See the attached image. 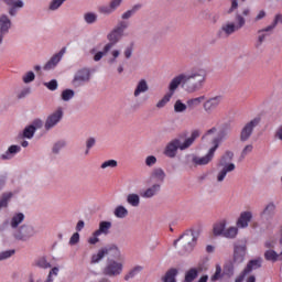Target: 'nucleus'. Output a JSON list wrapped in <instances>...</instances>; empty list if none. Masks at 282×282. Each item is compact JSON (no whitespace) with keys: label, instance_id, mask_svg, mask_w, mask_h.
Masks as SVG:
<instances>
[{"label":"nucleus","instance_id":"obj_1","mask_svg":"<svg viewBox=\"0 0 282 282\" xmlns=\"http://www.w3.org/2000/svg\"><path fill=\"white\" fill-rule=\"evenodd\" d=\"M207 76L206 68L200 67L193 68L189 73H180L174 76L167 85V93L156 102V109H164V106L171 102V98L175 96V91L180 89V86L183 87L186 94H197L204 87Z\"/></svg>","mask_w":282,"mask_h":282},{"label":"nucleus","instance_id":"obj_2","mask_svg":"<svg viewBox=\"0 0 282 282\" xmlns=\"http://www.w3.org/2000/svg\"><path fill=\"white\" fill-rule=\"evenodd\" d=\"M198 135H199V131L195 130L185 140H182V137L172 139L165 145V149L163 151L164 155L166 158H170L171 160H173L174 158H177V151H186V149H191V147H193V144L197 140Z\"/></svg>","mask_w":282,"mask_h":282},{"label":"nucleus","instance_id":"obj_3","mask_svg":"<svg viewBox=\"0 0 282 282\" xmlns=\"http://www.w3.org/2000/svg\"><path fill=\"white\" fill-rule=\"evenodd\" d=\"M248 15V11H242V13H238L236 15V22L227 21L221 24L218 36L220 39H228V36H232L236 32H239L241 28L246 26V17Z\"/></svg>","mask_w":282,"mask_h":282},{"label":"nucleus","instance_id":"obj_4","mask_svg":"<svg viewBox=\"0 0 282 282\" xmlns=\"http://www.w3.org/2000/svg\"><path fill=\"white\" fill-rule=\"evenodd\" d=\"M228 226L227 219H221L220 221L216 223L213 227V235L214 237H225V239H237L239 235V227L236 226Z\"/></svg>","mask_w":282,"mask_h":282},{"label":"nucleus","instance_id":"obj_5","mask_svg":"<svg viewBox=\"0 0 282 282\" xmlns=\"http://www.w3.org/2000/svg\"><path fill=\"white\" fill-rule=\"evenodd\" d=\"M124 270V262L122 261V256L121 258H108L106 260V264L102 269V274L105 276H109L110 279H116V276H120L122 274V271Z\"/></svg>","mask_w":282,"mask_h":282},{"label":"nucleus","instance_id":"obj_6","mask_svg":"<svg viewBox=\"0 0 282 282\" xmlns=\"http://www.w3.org/2000/svg\"><path fill=\"white\" fill-rule=\"evenodd\" d=\"M107 254H113L116 259L122 258V251L120 250V247L117 245H110L102 247L95 254H93L90 263H100L101 260L107 257Z\"/></svg>","mask_w":282,"mask_h":282},{"label":"nucleus","instance_id":"obj_7","mask_svg":"<svg viewBox=\"0 0 282 282\" xmlns=\"http://www.w3.org/2000/svg\"><path fill=\"white\" fill-rule=\"evenodd\" d=\"M232 158V152H226L225 155L221 158L219 163L220 170L217 175V182H221L223 180H225L226 175H228V173H232V171L235 170V165L234 163H231Z\"/></svg>","mask_w":282,"mask_h":282},{"label":"nucleus","instance_id":"obj_8","mask_svg":"<svg viewBox=\"0 0 282 282\" xmlns=\"http://www.w3.org/2000/svg\"><path fill=\"white\" fill-rule=\"evenodd\" d=\"M65 116V110L63 107H57L53 112H51L44 121V131H52L54 127H58L61 120Z\"/></svg>","mask_w":282,"mask_h":282},{"label":"nucleus","instance_id":"obj_9","mask_svg":"<svg viewBox=\"0 0 282 282\" xmlns=\"http://www.w3.org/2000/svg\"><path fill=\"white\" fill-rule=\"evenodd\" d=\"M176 243H178L181 250L188 252L195 248V243H197V235L194 231H187L175 241V245Z\"/></svg>","mask_w":282,"mask_h":282},{"label":"nucleus","instance_id":"obj_10","mask_svg":"<svg viewBox=\"0 0 282 282\" xmlns=\"http://www.w3.org/2000/svg\"><path fill=\"white\" fill-rule=\"evenodd\" d=\"M247 250H248V245L246 239L239 240L236 243L235 251H234V263L236 265H241V263L246 261Z\"/></svg>","mask_w":282,"mask_h":282},{"label":"nucleus","instance_id":"obj_11","mask_svg":"<svg viewBox=\"0 0 282 282\" xmlns=\"http://www.w3.org/2000/svg\"><path fill=\"white\" fill-rule=\"evenodd\" d=\"M34 235H36L34 227L30 225H22L14 231L13 237L18 241H29L34 237Z\"/></svg>","mask_w":282,"mask_h":282},{"label":"nucleus","instance_id":"obj_12","mask_svg":"<svg viewBox=\"0 0 282 282\" xmlns=\"http://www.w3.org/2000/svg\"><path fill=\"white\" fill-rule=\"evenodd\" d=\"M91 80V69L89 68H80L76 72L72 85L73 87H83V85H87Z\"/></svg>","mask_w":282,"mask_h":282},{"label":"nucleus","instance_id":"obj_13","mask_svg":"<svg viewBox=\"0 0 282 282\" xmlns=\"http://www.w3.org/2000/svg\"><path fill=\"white\" fill-rule=\"evenodd\" d=\"M215 133H217V128H212L206 132L205 138L212 140L213 147L216 145V149H218L221 140L228 138V130H221L217 137H215Z\"/></svg>","mask_w":282,"mask_h":282},{"label":"nucleus","instance_id":"obj_14","mask_svg":"<svg viewBox=\"0 0 282 282\" xmlns=\"http://www.w3.org/2000/svg\"><path fill=\"white\" fill-rule=\"evenodd\" d=\"M221 100H224V97H221V95L209 98L205 97V100L203 101V110L205 111V113H213V111H215V109H217V107L221 105Z\"/></svg>","mask_w":282,"mask_h":282},{"label":"nucleus","instance_id":"obj_15","mask_svg":"<svg viewBox=\"0 0 282 282\" xmlns=\"http://www.w3.org/2000/svg\"><path fill=\"white\" fill-rule=\"evenodd\" d=\"M215 151H217V144L212 147L205 156L193 155L192 164H194V166H206L215 156Z\"/></svg>","mask_w":282,"mask_h":282},{"label":"nucleus","instance_id":"obj_16","mask_svg":"<svg viewBox=\"0 0 282 282\" xmlns=\"http://www.w3.org/2000/svg\"><path fill=\"white\" fill-rule=\"evenodd\" d=\"M110 50H111V44H106L102 51H98V48L96 47L91 48L90 54L93 56V61H95V63L102 61V58H105V56L109 54Z\"/></svg>","mask_w":282,"mask_h":282},{"label":"nucleus","instance_id":"obj_17","mask_svg":"<svg viewBox=\"0 0 282 282\" xmlns=\"http://www.w3.org/2000/svg\"><path fill=\"white\" fill-rule=\"evenodd\" d=\"M120 8V1L106 2L99 7L100 14L109 15Z\"/></svg>","mask_w":282,"mask_h":282},{"label":"nucleus","instance_id":"obj_18","mask_svg":"<svg viewBox=\"0 0 282 282\" xmlns=\"http://www.w3.org/2000/svg\"><path fill=\"white\" fill-rule=\"evenodd\" d=\"M162 189L161 183H155L152 186L148 187L145 191L141 193V197L143 199H151L152 197H155L158 193Z\"/></svg>","mask_w":282,"mask_h":282},{"label":"nucleus","instance_id":"obj_19","mask_svg":"<svg viewBox=\"0 0 282 282\" xmlns=\"http://www.w3.org/2000/svg\"><path fill=\"white\" fill-rule=\"evenodd\" d=\"M17 153H21V145H10L8 150L0 155V160H12Z\"/></svg>","mask_w":282,"mask_h":282},{"label":"nucleus","instance_id":"obj_20","mask_svg":"<svg viewBox=\"0 0 282 282\" xmlns=\"http://www.w3.org/2000/svg\"><path fill=\"white\" fill-rule=\"evenodd\" d=\"M147 91H149V83H147V79H141L137 83L133 96L134 98H140V95L147 94Z\"/></svg>","mask_w":282,"mask_h":282},{"label":"nucleus","instance_id":"obj_21","mask_svg":"<svg viewBox=\"0 0 282 282\" xmlns=\"http://www.w3.org/2000/svg\"><path fill=\"white\" fill-rule=\"evenodd\" d=\"M122 36H124V35H122V33H120L119 31H116V29H113L107 35V40L109 41V43H107L106 45H110V50H113V45H116L122 39Z\"/></svg>","mask_w":282,"mask_h":282},{"label":"nucleus","instance_id":"obj_22","mask_svg":"<svg viewBox=\"0 0 282 282\" xmlns=\"http://www.w3.org/2000/svg\"><path fill=\"white\" fill-rule=\"evenodd\" d=\"M261 124V115L251 117L248 121V137L250 138L254 133V129Z\"/></svg>","mask_w":282,"mask_h":282},{"label":"nucleus","instance_id":"obj_23","mask_svg":"<svg viewBox=\"0 0 282 282\" xmlns=\"http://www.w3.org/2000/svg\"><path fill=\"white\" fill-rule=\"evenodd\" d=\"M23 8L22 1H7V9L11 17H14Z\"/></svg>","mask_w":282,"mask_h":282},{"label":"nucleus","instance_id":"obj_24","mask_svg":"<svg viewBox=\"0 0 282 282\" xmlns=\"http://www.w3.org/2000/svg\"><path fill=\"white\" fill-rule=\"evenodd\" d=\"M61 58H63V53H57L44 65V69L50 72V69H54L58 63H61Z\"/></svg>","mask_w":282,"mask_h":282},{"label":"nucleus","instance_id":"obj_25","mask_svg":"<svg viewBox=\"0 0 282 282\" xmlns=\"http://www.w3.org/2000/svg\"><path fill=\"white\" fill-rule=\"evenodd\" d=\"M10 28H12V21H10V18L8 15L2 14L0 15V32H10Z\"/></svg>","mask_w":282,"mask_h":282},{"label":"nucleus","instance_id":"obj_26","mask_svg":"<svg viewBox=\"0 0 282 282\" xmlns=\"http://www.w3.org/2000/svg\"><path fill=\"white\" fill-rule=\"evenodd\" d=\"M236 227L241 230L248 228V212H242L236 219Z\"/></svg>","mask_w":282,"mask_h":282},{"label":"nucleus","instance_id":"obj_27","mask_svg":"<svg viewBox=\"0 0 282 282\" xmlns=\"http://www.w3.org/2000/svg\"><path fill=\"white\" fill-rule=\"evenodd\" d=\"M204 100H206V96H204V95L194 97V98H189L187 100V107L189 109H197V107H199L200 105L204 104Z\"/></svg>","mask_w":282,"mask_h":282},{"label":"nucleus","instance_id":"obj_28","mask_svg":"<svg viewBox=\"0 0 282 282\" xmlns=\"http://www.w3.org/2000/svg\"><path fill=\"white\" fill-rule=\"evenodd\" d=\"M152 180H155L156 182L162 183L164 180H166V173L162 167H156L151 173Z\"/></svg>","mask_w":282,"mask_h":282},{"label":"nucleus","instance_id":"obj_29","mask_svg":"<svg viewBox=\"0 0 282 282\" xmlns=\"http://www.w3.org/2000/svg\"><path fill=\"white\" fill-rule=\"evenodd\" d=\"M113 215L117 219H127L129 217V209L123 205H118L113 210Z\"/></svg>","mask_w":282,"mask_h":282},{"label":"nucleus","instance_id":"obj_30","mask_svg":"<svg viewBox=\"0 0 282 282\" xmlns=\"http://www.w3.org/2000/svg\"><path fill=\"white\" fill-rule=\"evenodd\" d=\"M127 204H129L133 208H138V206H140V195L135 193L128 194Z\"/></svg>","mask_w":282,"mask_h":282},{"label":"nucleus","instance_id":"obj_31","mask_svg":"<svg viewBox=\"0 0 282 282\" xmlns=\"http://www.w3.org/2000/svg\"><path fill=\"white\" fill-rule=\"evenodd\" d=\"M14 197V193L12 192H6L1 195L0 198V208H8V205L10 204V199Z\"/></svg>","mask_w":282,"mask_h":282},{"label":"nucleus","instance_id":"obj_32","mask_svg":"<svg viewBox=\"0 0 282 282\" xmlns=\"http://www.w3.org/2000/svg\"><path fill=\"white\" fill-rule=\"evenodd\" d=\"M111 230V221L102 220L99 223V228L96 230L99 235H109Z\"/></svg>","mask_w":282,"mask_h":282},{"label":"nucleus","instance_id":"obj_33","mask_svg":"<svg viewBox=\"0 0 282 282\" xmlns=\"http://www.w3.org/2000/svg\"><path fill=\"white\" fill-rule=\"evenodd\" d=\"M186 109H188V104H185L182 99L174 102V113H185Z\"/></svg>","mask_w":282,"mask_h":282},{"label":"nucleus","instance_id":"obj_34","mask_svg":"<svg viewBox=\"0 0 282 282\" xmlns=\"http://www.w3.org/2000/svg\"><path fill=\"white\" fill-rule=\"evenodd\" d=\"M120 54L121 52L118 48L110 51V54L107 59L108 65H116V63H118V58H120Z\"/></svg>","mask_w":282,"mask_h":282},{"label":"nucleus","instance_id":"obj_35","mask_svg":"<svg viewBox=\"0 0 282 282\" xmlns=\"http://www.w3.org/2000/svg\"><path fill=\"white\" fill-rule=\"evenodd\" d=\"M23 219H25V215H23L22 213L13 215L10 221L11 228H19V225L23 224Z\"/></svg>","mask_w":282,"mask_h":282},{"label":"nucleus","instance_id":"obj_36","mask_svg":"<svg viewBox=\"0 0 282 282\" xmlns=\"http://www.w3.org/2000/svg\"><path fill=\"white\" fill-rule=\"evenodd\" d=\"M177 276V269H170L162 278L163 282H177L175 279Z\"/></svg>","mask_w":282,"mask_h":282},{"label":"nucleus","instance_id":"obj_37","mask_svg":"<svg viewBox=\"0 0 282 282\" xmlns=\"http://www.w3.org/2000/svg\"><path fill=\"white\" fill-rule=\"evenodd\" d=\"M74 96H76V91H74V89L67 88L61 93V100H63V102H69Z\"/></svg>","mask_w":282,"mask_h":282},{"label":"nucleus","instance_id":"obj_38","mask_svg":"<svg viewBox=\"0 0 282 282\" xmlns=\"http://www.w3.org/2000/svg\"><path fill=\"white\" fill-rule=\"evenodd\" d=\"M35 265L36 268H41L42 270H47L50 268H52V263H50V261H47V258L45 257H41L35 261Z\"/></svg>","mask_w":282,"mask_h":282},{"label":"nucleus","instance_id":"obj_39","mask_svg":"<svg viewBox=\"0 0 282 282\" xmlns=\"http://www.w3.org/2000/svg\"><path fill=\"white\" fill-rule=\"evenodd\" d=\"M142 270H144L142 265L133 267L124 276L126 281H129V279H133V276H138V274H140Z\"/></svg>","mask_w":282,"mask_h":282},{"label":"nucleus","instance_id":"obj_40","mask_svg":"<svg viewBox=\"0 0 282 282\" xmlns=\"http://www.w3.org/2000/svg\"><path fill=\"white\" fill-rule=\"evenodd\" d=\"M261 263H262L261 258L250 260L248 263V272H252V270H259V268H261Z\"/></svg>","mask_w":282,"mask_h":282},{"label":"nucleus","instance_id":"obj_41","mask_svg":"<svg viewBox=\"0 0 282 282\" xmlns=\"http://www.w3.org/2000/svg\"><path fill=\"white\" fill-rule=\"evenodd\" d=\"M34 133H36L34 128L31 126H26L22 131V138H26V140H32L34 138Z\"/></svg>","mask_w":282,"mask_h":282},{"label":"nucleus","instance_id":"obj_42","mask_svg":"<svg viewBox=\"0 0 282 282\" xmlns=\"http://www.w3.org/2000/svg\"><path fill=\"white\" fill-rule=\"evenodd\" d=\"M274 210H276V205L274 203H269L262 212L263 217H270L274 215Z\"/></svg>","mask_w":282,"mask_h":282},{"label":"nucleus","instance_id":"obj_43","mask_svg":"<svg viewBox=\"0 0 282 282\" xmlns=\"http://www.w3.org/2000/svg\"><path fill=\"white\" fill-rule=\"evenodd\" d=\"M118 166V161L116 160H107L101 163L100 169L102 171H107V169H116Z\"/></svg>","mask_w":282,"mask_h":282},{"label":"nucleus","instance_id":"obj_44","mask_svg":"<svg viewBox=\"0 0 282 282\" xmlns=\"http://www.w3.org/2000/svg\"><path fill=\"white\" fill-rule=\"evenodd\" d=\"M264 259H267V261H279V253L274 250H267L264 252Z\"/></svg>","mask_w":282,"mask_h":282},{"label":"nucleus","instance_id":"obj_45","mask_svg":"<svg viewBox=\"0 0 282 282\" xmlns=\"http://www.w3.org/2000/svg\"><path fill=\"white\" fill-rule=\"evenodd\" d=\"M58 272H61V269L58 267L52 268L48 272L45 282H54V276H58Z\"/></svg>","mask_w":282,"mask_h":282},{"label":"nucleus","instance_id":"obj_46","mask_svg":"<svg viewBox=\"0 0 282 282\" xmlns=\"http://www.w3.org/2000/svg\"><path fill=\"white\" fill-rule=\"evenodd\" d=\"M34 78H36V75L34 74V72L30 70L23 75L22 80L25 85H28L30 83H33Z\"/></svg>","mask_w":282,"mask_h":282},{"label":"nucleus","instance_id":"obj_47","mask_svg":"<svg viewBox=\"0 0 282 282\" xmlns=\"http://www.w3.org/2000/svg\"><path fill=\"white\" fill-rule=\"evenodd\" d=\"M196 276H197V270L192 269V270L187 271V273L185 274L184 282H193V281H195Z\"/></svg>","mask_w":282,"mask_h":282},{"label":"nucleus","instance_id":"obj_48","mask_svg":"<svg viewBox=\"0 0 282 282\" xmlns=\"http://www.w3.org/2000/svg\"><path fill=\"white\" fill-rule=\"evenodd\" d=\"M100 235L95 230L91 236L88 238V243L90 246H96V243L100 242Z\"/></svg>","mask_w":282,"mask_h":282},{"label":"nucleus","instance_id":"obj_49","mask_svg":"<svg viewBox=\"0 0 282 282\" xmlns=\"http://www.w3.org/2000/svg\"><path fill=\"white\" fill-rule=\"evenodd\" d=\"M127 28H129V22L120 21V22H118L115 30L117 32H119L120 34L124 35V30H127Z\"/></svg>","mask_w":282,"mask_h":282},{"label":"nucleus","instance_id":"obj_50","mask_svg":"<svg viewBox=\"0 0 282 282\" xmlns=\"http://www.w3.org/2000/svg\"><path fill=\"white\" fill-rule=\"evenodd\" d=\"M15 252L14 249L0 252V261H6V259H10V257H14Z\"/></svg>","mask_w":282,"mask_h":282},{"label":"nucleus","instance_id":"obj_51","mask_svg":"<svg viewBox=\"0 0 282 282\" xmlns=\"http://www.w3.org/2000/svg\"><path fill=\"white\" fill-rule=\"evenodd\" d=\"M248 221L252 230H257V228H259V223L257 221V219H254V216L250 212L248 213Z\"/></svg>","mask_w":282,"mask_h":282},{"label":"nucleus","instance_id":"obj_52","mask_svg":"<svg viewBox=\"0 0 282 282\" xmlns=\"http://www.w3.org/2000/svg\"><path fill=\"white\" fill-rule=\"evenodd\" d=\"M84 20L88 23H96V21H98V15L96 13H86L84 15Z\"/></svg>","mask_w":282,"mask_h":282},{"label":"nucleus","instance_id":"obj_53","mask_svg":"<svg viewBox=\"0 0 282 282\" xmlns=\"http://www.w3.org/2000/svg\"><path fill=\"white\" fill-rule=\"evenodd\" d=\"M63 149H65V141H58L53 145L52 151L53 153L58 154Z\"/></svg>","mask_w":282,"mask_h":282},{"label":"nucleus","instance_id":"obj_54","mask_svg":"<svg viewBox=\"0 0 282 282\" xmlns=\"http://www.w3.org/2000/svg\"><path fill=\"white\" fill-rule=\"evenodd\" d=\"M44 87H47L50 91H56V89H58V82L52 79L51 82L44 83Z\"/></svg>","mask_w":282,"mask_h":282},{"label":"nucleus","instance_id":"obj_55","mask_svg":"<svg viewBox=\"0 0 282 282\" xmlns=\"http://www.w3.org/2000/svg\"><path fill=\"white\" fill-rule=\"evenodd\" d=\"M158 164V158L155 155H149L145 158V166H155Z\"/></svg>","mask_w":282,"mask_h":282},{"label":"nucleus","instance_id":"obj_56","mask_svg":"<svg viewBox=\"0 0 282 282\" xmlns=\"http://www.w3.org/2000/svg\"><path fill=\"white\" fill-rule=\"evenodd\" d=\"M240 142H248V124H246L240 132Z\"/></svg>","mask_w":282,"mask_h":282},{"label":"nucleus","instance_id":"obj_57","mask_svg":"<svg viewBox=\"0 0 282 282\" xmlns=\"http://www.w3.org/2000/svg\"><path fill=\"white\" fill-rule=\"evenodd\" d=\"M246 276H248V267H246L243 271L235 279V282L246 281Z\"/></svg>","mask_w":282,"mask_h":282},{"label":"nucleus","instance_id":"obj_58","mask_svg":"<svg viewBox=\"0 0 282 282\" xmlns=\"http://www.w3.org/2000/svg\"><path fill=\"white\" fill-rule=\"evenodd\" d=\"M80 241V234L75 232L69 239V246H76Z\"/></svg>","mask_w":282,"mask_h":282},{"label":"nucleus","instance_id":"obj_59","mask_svg":"<svg viewBox=\"0 0 282 282\" xmlns=\"http://www.w3.org/2000/svg\"><path fill=\"white\" fill-rule=\"evenodd\" d=\"M221 276V267L216 265V271L214 275L210 278L212 281H219V278Z\"/></svg>","mask_w":282,"mask_h":282},{"label":"nucleus","instance_id":"obj_60","mask_svg":"<svg viewBox=\"0 0 282 282\" xmlns=\"http://www.w3.org/2000/svg\"><path fill=\"white\" fill-rule=\"evenodd\" d=\"M61 6H63V1H52L48 4V10H58V8H61Z\"/></svg>","mask_w":282,"mask_h":282},{"label":"nucleus","instance_id":"obj_61","mask_svg":"<svg viewBox=\"0 0 282 282\" xmlns=\"http://www.w3.org/2000/svg\"><path fill=\"white\" fill-rule=\"evenodd\" d=\"M30 126L34 128V131H36L37 129H43V120L35 119Z\"/></svg>","mask_w":282,"mask_h":282},{"label":"nucleus","instance_id":"obj_62","mask_svg":"<svg viewBox=\"0 0 282 282\" xmlns=\"http://www.w3.org/2000/svg\"><path fill=\"white\" fill-rule=\"evenodd\" d=\"M96 144V139L89 138L86 142V155L89 153V149H91Z\"/></svg>","mask_w":282,"mask_h":282},{"label":"nucleus","instance_id":"obj_63","mask_svg":"<svg viewBox=\"0 0 282 282\" xmlns=\"http://www.w3.org/2000/svg\"><path fill=\"white\" fill-rule=\"evenodd\" d=\"M276 28V24H274V22H272L269 26L262 29L261 31L264 32V34H272V32H274V29Z\"/></svg>","mask_w":282,"mask_h":282},{"label":"nucleus","instance_id":"obj_64","mask_svg":"<svg viewBox=\"0 0 282 282\" xmlns=\"http://www.w3.org/2000/svg\"><path fill=\"white\" fill-rule=\"evenodd\" d=\"M274 138H275L276 140H281V142H282V126H280V127L276 129L275 134H274Z\"/></svg>","mask_w":282,"mask_h":282}]
</instances>
